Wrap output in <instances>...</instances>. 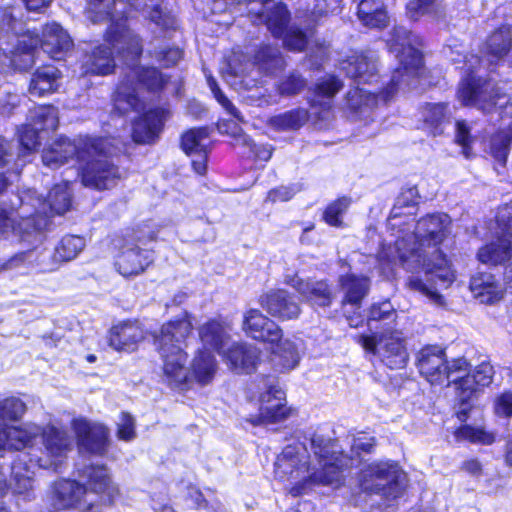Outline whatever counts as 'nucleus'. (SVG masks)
Masks as SVG:
<instances>
[{"instance_id":"nucleus-13","label":"nucleus","mask_w":512,"mask_h":512,"mask_svg":"<svg viewBox=\"0 0 512 512\" xmlns=\"http://www.w3.org/2000/svg\"><path fill=\"white\" fill-rule=\"evenodd\" d=\"M406 474L398 464L390 461L373 462L361 471L360 486L368 493L397 498L403 491Z\"/></svg>"},{"instance_id":"nucleus-6","label":"nucleus","mask_w":512,"mask_h":512,"mask_svg":"<svg viewBox=\"0 0 512 512\" xmlns=\"http://www.w3.org/2000/svg\"><path fill=\"white\" fill-rule=\"evenodd\" d=\"M24 26V23L16 18L12 8L0 10V50L12 65H17L18 54L28 55L29 63H32L30 52L39 44L45 53L56 60H62L73 47L68 32L56 22L44 26L41 38L29 29L25 31Z\"/></svg>"},{"instance_id":"nucleus-12","label":"nucleus","mask_w":512,"mask_h":512,"mask_svg":"<svg viewBox=\"0 0 512 512\" xmlns=\"http://www.w3.org/2000/svg\"><path fill=\"white\" fill-rule=\"evenodd\" d=\"M165 83V77L157 69L133 66L117 87L114 97L115 108L120 113L137 110L141 105L140 87L154 91L161 89Z\"/></svg>"},{"instance_id":"nucleus-27","label":"nucleus","mask_w":512,"mask_h":512,"mask_svg":"<svg viewBox=\"0 0 512 512\" xmlns=\"http://www.w3.org/2000/svg\"><path fill=\"white\" fill-rule=\"evenodd\" d=\"M342 88V83L334 76H326L320 79L314 87L313 96L311 98V106L313 109L321 108L319 117L328 118L332 107L333 97Z\"/></svg>"},{"instance_id":"nucleus-8","label":"nucleus","mask_w":512,"mask_h":512,"mask_svg":"<svg viewBox=\"0 0 512 512\" xmlns=\"http://www.w3.org/2000/svg\"><path fill=\"white\" fill-rule=\"evenodd\" d=\"M83 484L75 480L61 479L52 486L51 500L57 509L75 508L82 502L86 503L93 494H107L113 498L117 488L111 483L104 466H88L79 474Z\"/></svg>"},{"instance_id":"nucleus-21","label":"nucleus","mask_w":512,"mask_h":512,"mask_svg":"<svg viewBox=\"0 0 512 512\" xmlns=\"http://www.w3.org/2000/svg\"><path fill=\"white\" fill-rule=\"evenodd\" d=\"M222 356L230 369L238 373H251L256 369L260 350L252 344L236 342L224 351Z\"/></svg>"},{"instance_id":"nucleus-1","label":"nucleus","mask_w":512,"mask_h":512,"mask_svg":"<svg viewBox=\"0 0 512 512\" xmlns=\"http://www.w3.org/2000/svg\"><path fill=\"white\" fill-rule=\"evenodd\" d=\"M417 191H403L388 218V226L397 229L394 245L383 246L378 255L381 273L389 276L395 265L408 272H423V277L412 275L407 285L412 291L427 297L437 305L443 304L439 289L448 288L455 279L440 244L451 232V219L445 213L428 214L416 223L411 216L416 210Z\"/></svg>"},{"instance_id":"nucleus-15","label":"nucleus","mask_w":512,"mask_h":512,"mask_svg":"<svg viewBox=\"0 0 512 512\" xmlns=\"http://www.w3.org/2000/svg\"><path fill=\"white\" fill-rule=\"evenodd\" d=\"M155 239V234L149 232L142 234L134 232L122 246L116 261L117 271L124 277L137 276L143 273L153 262V251L144 248L149 242Z\"/></svg>"},{"instance_id":"nucleus-49","label":"nucleus","mask_w":512,"mask_h":512,"mask_svg":"<svg viewBox=\"0 0 512 512\" xmlns=\"http://www.w3.org/2000/svg\"><path fill=\"white\" fill-rule=\"evenodd\" d=\"M342 0H315L312 16L316 19L328 14H335L341 11Z\"/></svg>"},{"instance_id":"nucleus-43","label":"nucleus","mask_w":512,"mask_h":512,"mask_svg":"<svg viewBox=\"0 0 512 512\" xmlns=\"http://www.w3.org/2000/svg\"><path fill=\"white\" fill-rule=\"evenodd\" d=\"M469 363L465 358L453 359L451 362H446L445 365V381L452 382L456 385V389L461 393V381L469 373Z\"/></svg>"},{"instance_id":"nucleus-37","label":"nucleus","mask_w":512,"mask_h":512,"mask_svg":"<svg viewBox=\"0 0 512 512\" xmlns=\"http://www.w3.org/2000/svg\"><path fill=\"white\" fill-rule=\"evenodd\" d=\"M407 16L411 20H418L424 15H429L439 21L444 17V8L438 0H409L406 5Z\"/></svg>"},{"instance_id":"nucleus-31","label":"nucleus","mask_w":512,"mask_h":512,"mask_svg":"<svg viewBox=\"0 0 512 512\" xmlns=\"http://www.w3.org/2000/svg\"><path fill=\"white\" fill-rule=\"evenodd\" d=\"M346 74L358 82H369L376 72V61L373 56L354 52L342 62Z\"/></svg>"},{"instance_id":"nucleus-19","label":"nucleus","mask_w":512,"mask_h":512,"mask_svg":"<svg viewBox=\"0 0 512 512\" xmlns=\"http://www.w3.org/2000/svg\"><path fill=\"white\" fill-rule=\"evenodd\" d=\"M242 330L247 336L271 345H276L273 353H281L280 341L283 337L282 329L273 321L265 317L259 310L250 309L244 316L242 321Z\"/></svg>"},{"instance_id":"nucleus-53","label":"nucleus","mask_w":512,"mask_h":512,"mask_svg":"<svg viewBox=\"0 0 512 512\" xmlns=\"http://www.w3.org/2000/svg\"><path fill=\"white\" fill-rule=\"evenodd\" d=\"M456 141L463 147V153L469 157V146L471 143L470 130L465 121L456 122Z\"/></svg>"},{"instance_id":"nucleus-9","label":"nucleus","mask_w":512,"mask_h":512,"mask_svg":"<svg viewBox=\"0 0 512 512\" xmlns=\"http://www.w3.org/2000/svg\"><path fill=\"white\" fill-rule=\"evenodd\" d=\"M311 449L318 460L319 468L311 470L309 481L334 489L343 486L344 472L353 466V459L343 454L336 441L320 436L311 439Z\"/></svg>"},{"instance_id":"nucleus-25","label":"nucleus","mask_w":512,"mask_h":512,"mask_svg":"<svg viewBox=\"0 0 512 512\" xmlns=\"http://www.w3.org/2000/svg\"><path fill=\"white\" fill-rule=\"evenodd\" d=\"M419 114L422 128L432 136L441 135L452 117L446 103H426L420 108Z\"/></svg>"},{"instance_id":"nucleus-41","label":"nucleus","mask_w":512,"mask_h":512,"mask_svg":"<svg viewBox=\"0 0 512 512\" xmlns=\"http://www.w3.org/2000/svg\"><path fill=\"white\" fill-rule=\"evenodd\" d=\"M26 411L25 403L16 397L6 398L0 401V422L15 421L20 419ZM12 425H1L0 430Z\"/></svg>"},{"instance_id":"nucleus-23","label":"nucleus","mask_w":512,"mask_h":512,"mask_svg":"<svg viewBox=\"0 0 512 512\" xmlns=\"http://www.w3.org/2000/svg\"><path fill=\"white\" fill-rule=\"evenodd\" d=\"M107 41L118 54L131 62L136 61L142 53L140 39L123 24L109 28Z\"/></svg>"},{"instance_id":"nucleus-58","label":"nucleus","mask_w":512,"mask_h":512,"mask_svg":"<svg viewBox=\"0 0 512 512\" xmlns=\"http://www.w3.org/2000/svg\"><path fill=\"white\" fill-rule=\"evenodd\" d=\"M190 156L192 157V166L194 171L199 175L205 174L207 169V150Z\"/></svg>"},{"instance_id":"nucleus-36","label":"nucleus","mask_w":512,"mask_h":512,"mask_svg":"<svg viewBox=\"0 0 512 512\" xmlns=\"http://www.w3.org/2000/svg\"><path fill=\"white\" fill-rule=\"evenodd\" d=\"M340 282L345 292L344 303L359 306L369 288L368 278L347 275L342 277Z\"/></svg>"},{"instance_id":"nucleus-22","label":"nucleus","mask_w":512,"mask_h":512,"mask_svg":"<svg viewBox=\"0 0 512 512\" xmlns=\"http://www.w3.org/2000/svg\"><path fill=\"white\" fill-rule=\"evenodd\" d=\"M445 365V355L441 347L428 346L419 352V371L431 384L445 382Z\"/></svg>"},{"instance_id":"nucleus-7","label":"nucleus","mask_w":512,"mask_h":512,"mask_svg":"<svg viewBox=\"0 0 512 512\" xmlns=\"http://www.w3.org/2000/svg\"><path fill=\"white\" fill-rule=\"evenodd\" d=\"M40 435L49 461L41 458L30 459L27 464L33 471L36 466L57 469L61 459L72 449V439L65 430L54 425H46L42 428L34 423H24L0 430V454L6 450H21L29 447Z\"/></svg>"},{"instance_id":"nucleus-20","label":"nucleus","mask_w":512,"mask_h":512,"mask_svg":"<svg viewBox=\"0 0 512 512\" xmlns=\"http://www.w3.org/2000/svg\"><path fill=\"white\" fill-rule=\"evenodd\" d=\"M76 435L79 450L90 454L102 455L108 448V430L99 423H90L77 418L71 423Z\"/></svg>"},{"instance_id":"nucleus-62","label":"nucleus","mask_w":512,"mask_h":512,"mask_svg":"<svg viewBox=\"0 0 512 512\" xmlns=\"http://www.w3.org/2000/svg\"><path fill=\"white\" fill-rule=\"evenodd\" d=\"M308 114L305 110H298L296 112L290 111V129L301 126L307 120Z\"/></svg>"},{"instance_id":"nucleus-33","label":"nucleus","mask_w":512,"mask_h":512,"mask_svg":"<svg viewBox=\"0 0 512 512\" xmlns=\"http://www.w3.org/2000/svg\"><path fill=\"white\" fill-rule=\"evenodd\" d=\"M512 43V31L510 26L504 25L494 31L488 38L485 46V59L481 62L494 64L507 54Z\"/></svg>"},{"instance_id":"nucleus-4","label":"nucleus","mask_w":512,"mask_h":512,"mask_svg":"<svg viewBox=\"0 0 512 512\" xmlns=\"http://www.w3.org/2000/svg\"><path fill=\"white\" fill-rule=\"evenodd\" d=\"M192 321L188 315L162 325L154 343L163 360L164 380L172 388H182L195 381L205 386L211 383L217 362L212 353L199 350L194 356L190 368L186 367L187 355L181 344L192 332Z\"/></svg>"},{"instance_id":"nucleus-17","label":"nucleus","mask_w":512,"mask_h":512,"mask_svg":"<svg viewBox=\"0 0 512 512\" xmlns=\"http://www.w3.org/2000/svg\"><path fill=\"white\" fill-rule=\"evenodd\" d=\"M27 455L22 454L12 463L11 467L0 465V497L8 488L17 495L30 498L33 493L34 471L28 466Z\"/></svg>"},{"instance_id":"nucleus-45","label":"nucleus","mask_w":512,"mask_h":512,"mask_svg":"<svg viewBox=\"0 0 512 512\" xmlns=\"http://www.w3.org/2000/svg\"><path fill=\"white\" fill-rule=\"evenodd\" d=\"M262 306L272 316H283L287 309V292L284 290H277L269 292L262 299Z\"/></svg>"},{"instance_id":"nucleus-57","label":"nucleus","mask_w":512,"mask_h":512,"mask_svg":"<svg viewBox=\"0 0 512 512\" xmlns=\"http://www.w3.org/2000/svg\"><path fill=\"white\" fill-rule=\"evenodd\" d=\"M309 43V36L301 30L292 29L290 27V51L298 50L301 51Z\"/></svg>"},{"instance_id":"nucleus-2","label":"nucleus","mask_w":512,"mask_h":512,"mask_svg":"<svg viewBox=\"0 0 512 512\" xmlns=\"http://www.w3.org/2000/svg\"><path fill=\"white\" fill-rule=\"evenodd\" d=\"M446 57L454 63H460L463 58L467 76L462 79L457 98L464 106H473L483 113H497L502 121L508 119L490 140V153L499 162L505 163L509 145L512 142V103L505 93H500L492 80L482 79L474 75L475 64L480 60L475 55H463L462 44L457 41L447 44L443 50Z\"/></svg>"},{"instance_id":"nucleus-38","label":"nucleus","mask_w":512,"mask_h":512,"mask_svg":"<svg viewBox=\"0 0 512 512\" xmlns=\"http://www.w3.org/2000/svg\"><path fill=\"white\" fill-rule=\"evenodd\" d=\"M208 142L207 128H195L182 135L181 147L187 155H195L207 150Z\"/></svg>"},{"instance_id":"nucleus-26","label":"nucleus","mask_w":512,"mask_h":512,"mask_svg":"<svg viewBox=\"0 0 512 512\" xmlns=\"http://www.w3.org/2000/svg\"><path fill=\"white\" fill-rule=\"evenodd\" d=\"M167 112L162 108H156L145 113L133 126L132 137L136 143H150L160 132Z\"/></svg>"},{"instance_id":"nucleus-35","label":"nucleus","mask_w":512,"mask_h":512,"mask_svg":"<svg viewBox=\"0 0 512 512\" xmlns=\"http://www.w3.org/2000/svg\"><path fill=\"white\" fill-rule=\"evenodd\" d=\"M493 373V367L489 363L478 365L473 373L462 379L460 400L466 402L477 390L488 386L492 382Z\"/></svg>"},{"instance_id":"nucleus-47","label":"nucleus","mask_w":512,"mask_h":512,"mask_svg":"<svg viewBox=\"0 0 512 512\" xmlns=\"http://www.w3.org/2000/svg\"><path fill=\"white\" fill-rule=\"evenodd\" d=\"M396 317V312L389 301H384L380 304H374L369 313L368 322L372 321H384L390 320L394 321Z\"/></svg>"},{"instance_id":"nucleus-61","label":"nucleus","mask_w":512,"mask_h":512,"mask_svg":"<svg viewBox=\"0 0 512 512\" xmlns=\"http://www.w3.org/2000/svg\"><path fill=\"white\" fill-rule=\"evenodd\" d=\"M12 159L11 145L0 138V166H5Z\"/></svg>"},{"instance_id":"nucleus-50","label":"nucleus","mask_w":512,"mask_h":512,"mask_svg":"<svg viewBox=\"0 0 512 512\" xmlns=\"http://www.w3.org/2000/svg\"><path fill=\"white\" fill-rule=\"evenodd\" d=\"M208 85L214 94V97L217 99V101L236 119L239 121H242V116L240 115V112L237 110V108L228 100L227 97L221 92L219 89L216 81L212 77H207Z\"/></svg>"},{"instance_id":"nucleus-32","label":"nucleus","mask_w":512,"mask_h":512,"mask_svg":"<svg viewBox=\"0 0 512 512\" xmlns=\"http://www.w3.org/2000/svg\"><path fill=\"white\" fill-rule=\"evenodd\" d=\"M60 72L50 65L38 68L32 75L29 84V94L40 97L55 92L59 87Z\"/></svg>"},{"instance_id":"nucleus-24","label":"nucleus","mask_w":512,"mask_h":512,"mask_svg":"<svg viewBox=\"0 0 512 512\" xmlns=\"http://www.w3.org/2000/svg\"><path fill=\"white\" fill-rule=\"evenodd\" d=\"M144 338V331L138 323L124 322L111 329L109 344L115 350L131 352L137 349Z\"/></svg>"},{"instance_id":"nucleus-64","label":"nucleus","mask_w":512,"mask_h":512,"mask_svg":"<svg viewBox=\"0 0 512 512\" xmlns=\"http://www.w3.org/2000/svg\"><path fill=\"white\" fill-rule=\"evenodd\" d=\"M27 9L31 11H38L43 7L48 6L51 0H23Z\"/></svg>"},{"instance_id":"nucleus-52","label":"nucleus","mask_w":512,"mask_h":512,"mask_svg":"<svg viewBox=\"0 0 512 512\" xmlns=\"http://www.w3.org/2000/svg\"><path fill=\"white\" fill-rule=\"evenodd\" d=\"M149 18L156 25L164 29H171L174 28L176 25V20L174 16L164 12L159 5L151 9V11L149 12Z\"/></svg>"},{"instance_id":"nucleus-11","label":"nucleus","mask_w":512,"mask_h":512,"mask_svg":"<svg viewBox=\"0 0 512 512\" xmlns=\"http://www.w3.org/2000/svg\"><path fill=\"white\" fill-rule=\"evenodd\" d=\"M496 224V240L480 248L477 257L484 264H504V277L512 289V205L499 209Z\"/></svg>"},{"instance_id":"nucleus-39","label":"nucleus","mask_w":512,"mask_h":512,"mask_svg":"<svg viewBox=\"0 0 512 512\" xmlns=\"http://www.w3.org/2000/svg\"><path fill=\"white\" fill-rule=\"evenodd\" d=\"M85 247V239L76 235H67L63 237L55 249L54 257L58 261H71Z\"/></svg>"},{"instance_id":"nucleus-42","label":"nucleus","mask_w":512,"mask_h":512,"mask_svg":"<svg viewBox=\"0 0 512 512\" xmlns=\"http://www.w3.org/2000/svg\"><path fill=\"white\" fill-rule=\"evenodd\" d=\"M350 204L351 199L345 196L333 201L323 213L324 221L330 226L340 227L343 223L342 217Z\"/></svg>"},{"instance_id":"nucleus-40","label":"nucleus","mask_w":512,"mask_h":512,"mask_svg":"<svg viewBox=\"0 0 512 512\" xmlns=\"http://www.w3.org/2000/svg\"><path fill=\"white\" fill-rule=\"evenodd\" d=\"M31 124L40 131H53L57 128L58 110L53 106H40L31 112Z\"/></svg>"},{"instance_id":"nucleus-28","label":"nucleus","mask_w":512,"mask_h":512,"mask_svg":"<svg viewBox=\"0 0 512 512\" xmlns=\"http://www.w3.org/2000/svg\"><path fill=\"white\" fill-rule=\"evenodd\" d=\"M470 289L474 297L483 304H494L502 299L503 287L490 273H478L472 276Z\"/></svg>"},{"instance_id":"nucleus-18","label":"nucleus","mask_w":512,"mask_h":512,"mask_svg":"<svg viewBox=\"0 0 512 512\" xmlns=\"http://www.w3.org/2000/svg\"><path fill=\"white\" fill-rule=\"evenodd\" d=\"M24 195L27 197V202L30 203V209L35 219L45 218L48 221V211L61 215L71 206L69 182L55 185L49 192L47 200L38 197L36 192L30 189L25 191Z\"/></svg>"},{"instance_id":"nucleus-59","label":"nucleus","mask_w":512,"mask_h":512,"mask_svg":"<svg viewBox=\"0 0 512 512\" xmlns=\"http://www.w3.org/2000/svg\"><path fill=\"white\" fill-rule=\"evenodd\" d=\"M268 125L275 131H285L288 128L287 113L271 117L268 121Z\"/></svg>"},{"instance_id":"nucleus-10","label":"nucleus","mask_w":512,"mask_h":512,"mask_svg":"<svg viewBox=\"0 0 512 512\" xmlns=\"http://www.w3.org/2000/svg\"><path fill=\"white\" fill-rule=\"evenodd\" d=\"M18 207L0 208V237L14 235L20 242L34 246L41 242L40 231L47 226L45 218L35 219L27 197H18Z\"/></svg>"},{"instance_id":"nucleus-54","label":"nucleus","mask_w":512,"mask_h":512,"mask_svg":"<svg viewBox=\"0 0 512 512\" xmlns=\"http://www.w3.org/2000/svg\"><path fill=\"white\" fill-rule=\"evenodd\" d=\"M495 412L501 416H512V392H505L496 399Z\"/></svg>"},{"instance_id":"nucleus-63","label":"nucleus","mask_w":512,"mask_h":512,"mask_svg":"<svg viewBox=\"0 0 512 512\" xmlns=\"http://www.w3.org/2000/svg\"><path fill=\"white\" fill-rule=\"evenodd\" d=\"M288 199V191L285 187L273 189L268 193L267 200L271 202L283 201Z\"/></svg>"},{"instance_id":"nucleus-30","label":"nucleus","mask_w":512,"mask_h":512,"mask_svg":"<svg viewBox=\"0 0 512 512\" xmlns=\"http://www.w3.org/2000/svg\"><path fill=\"white\" fill-rule=\"evenodd\" d=\"M357 19L368 28L383 29L389 23L386 6L382 0L357 3Z\"/></svg>"},{"instance_id":"nucleus-48","label":"nucleus","mask_w":512,"mask_h":512,"mask_svg":"<svg viewBox=\"0 0 512 512\" xmlns=\"http://www.w3.org/2000/svg\"><path fill=\"white\" fill-rule=\"evenodd\" d=\"M40 130L31 123L20 132V143L27 152H32L40 145L38 132Z\"/></svg>"},{"instance_id":"nucleus-16","label":"nucleus","mask_w":512,"mask_h":512,"mask_svg":"<svg viewBox=\"0 0 512 512\" xmlns=\"http://www.w3.org/2000/svg\"><path fill=\"white\" fill-rule=\"evenodd\" d=\"M358 342L367 352L378 354L381 361L391 369L403 368L408 361L404 339L399 331L387 329L379 337L361 335Z\"/></svg>"},{"instance_id":"nucleus-46","label":"nucleus","mask_w":512,"mask_h":512,"mask_svg":"<svg viewBox=\"0 0 512 512\" xmlns=\"http://www.w3.org/2000/svg\"><path fill=\"white\" fill-rule=\"evenodd\" d=\"M455 436L459 440H469L471 442H480L484 444H490L493 442V436L487 434L483 430L475 429L470 426H462L460 427Z\"/></svg>"},{"instance_id":"nucleus-44","label":"nucleus","mask_w":512,"mask_h":512,"mask_svg":"<svg viewBox=\"0 0 512 512\" xmlns=\"http://www.w3.org/2000/svg\"><path fill=\"white\" fill-rule=\"evenodd\" d=\"M301 293L307 295V298L318 306H328L331 302V293L325 282H316L305 284V289L299 287Z\"/></svg>"},{"instance_id":"nucleus-29","label":"nucleus","mask_w":512,"mask_h":512,"mask_svg":"<svg viewBox=\"0 0 512 512\" xmlns=\"http://www.w3.org/2000/svg\"><path fill=\"white\" fill-rule=\"evenodd\" d=\"M230 326L220 320L212 319L199 328V337L205 348L213 349L220 355L226 351L224 346L230 339Z\"/></svg>"},{"instance_id":"nucleus-51","label":"nucleus","mask_w":512,"mask_h":512,"mask_svg":"<svg viewBox=\"0 0 512 512\" xmlns=\"http://www.w3.org/2000/svg\"><path fill=\"white\" fill-rule=\"evenodd\" d=\"M118 438L125 441H130L135 438V423L134 419L128 413H122L118 422Z\"/></svg>"},{"instance_id":"nucleus-3","label":"nucleus","mask_w":512,"mask_h":512,"mask_svg":"<svg viewBox=\"0 0 512 512\" xmlns=\"http://www.w3.org/2000/svg\"><path fill=\"white\" fill-rule=\"evenodd\" d=\"M114 150L111 141L105 138L60 137L43 150L42 161L45 166L58 169L76 158L81 164L83 185L103 190L114 186L120 178L114 163Z\"/></svg>"},{"instance_id":"nucleus-56","label":"nucleus","mask_w":512,"mask_h":512,"mask_svg":"<svg viewBox=\"0 0 512 512\" xmlns=\"http://www.w3.org/2000/svg\"><path fill=\"white\" fill-rule=\"evenodd\" d=\"M374 446V437H371L365 433H361L353 439L351 449L353 453H358L359 451L370 452Z\"/></svg>"},{"instance_id":"nucleus-14","label":"nucleus","mask_w":512,"mask_h":512,"mask_svg":"<svg viewBox=\"0 0 512 512\" xmlns=\"http://www.w3.org/2000/svg\"><path fill=\"white\" fill-rule=\"evenodd\" d=\"M251 391L253 395L258 394L260 403L259 415L249 419L253 425L277 423L285 419L288 414L286 392L279 386L275 377L262 378L257 385L251 388Z\"/></svg>"},{"instance_id":"nucleus-34","label":"nucleus","mask_w":512,"mask_h":512,"mask_svg":"<svg viewBox=\"0 0 512 512\" xmlns=\"http://www.w3.org/2000/svg\"><path fill=\"white\" fill-rule=\"evenodd\" d=\"M115 61L111 48L107 45L96 47L86 55L82 64L83 74L107 75L113 71Z\"/></svg>"},{"instance_id":"nucleus-60","label":"nucleus","mask_w":512,"mask_h":512,"mask_svg":"<svg viewBox=\"0 0 512 512\" xmlns=\"http://www.w3.org/2000/svg\"><path fill=\"white\" fill-rule=\"evenodd\" d=\"M29 255V252H20L14 255L5 264L2 265L0 270H8L18 267L21 263L25 262L28 259Z\"/></svg>"},{"instance_id":"nucleus-5","label":"nucleus","mask_w":512,"mask_h":512,"mask_svg":"<svg viewBox=\"0 0 512 512\" xmlns=\"http://www.w3.org/2000/svg\"><path fill=\"white\" fill-rule=\"evenodd\" d=\"M421 38L404 27H395L388 41L390 51L399 60L400 66L394 71L390 84L379 96L363 88H355L347 94V104L351 112L359 117L370 113L379 100L386 103L400 87H415L416 78L423 71L422 54L419 51Z\"/></svg>"},{"instance_id":"nucleus-55","label":"nucleus","mask_w":512,"mask_h":512,"mask_svg":"<svg viewBox=\"0 0 512 512\" xmlns=\"http://www.w3.org/2000/svg\"><path fill=\"white\" fill-rule=\"evenodd\" d=\"M156 58L163 66L169 67L175 65L182 58V51L178 48H169L156 52Z\"/></svg>"}]
</instances>
